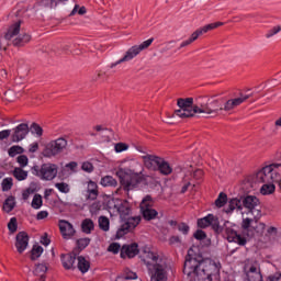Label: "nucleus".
<instances>
[{
	"label": "nucleus",
	"instance_id": "f257e3e1",
	"mask_svg": "<svg viewBox=\"0 0 281 281\" xmlns=\"http://www.w3.org/2000/svg\"><path fill=\"white\" fill-rule=\"evenodd\" d=\"M112 203H113V210H115L117 214H120L123 221L121 226L116 231V235H115V238L120 240V238H124L126 234L133 232V229H135V227H137V225L142 223V217L140 216L130 217L132 212L131 203H128V201L126 200L116 199V200H113Z\"/></svg>",
	"mask_w": 281,
	"mask_h": 281
},
{
	"label": "nucleus",
	"instance_id": "f03ea898",
	"mask_svg": "<svg viewBox=\"0 0 281 281\" xmlns=\"http://www.w3.org/2000/svg\"><path fill=\"white\" fill-rule=\"evenodd\" d=\"M140 258L147 268L150 281H168L170 268L166 260L160 258L157 252L145 250Z\"/></svg>",
	"mask_w": 281,
	"mask_h": 281
},
{
	"label": "nucleus",
	"instance_id": "7ed1b4c3",
	"mask_svg": "<svg viewBox=\"0 0 281 281\" xmlns=\"http://www.w3.org/2000/svg\"><path fill=\"white\" fill-rule=\"evenodd\" d=\"M200 281H221V261L204 259L198 274Z\"/></svg>",
	"mask_w": 281,
	"mask_h": 281
},
{
	"label": "nucleus",
	"instance_id": "20e7f679",
	"mask_svg": "<svg viewBox=\"0 0 281 281\" xmlns=\"http://www.w3.org/2000/svg\"><path fill=\"white\" fill-rule=\"evenodd\" d=\"M21 23H23L21 20L13 22L9 25L7 33L4 34L5 41H11L13 47H23L32 41L30 34H21Z\"/></svg>",
	"mask_w": 281,
	"mask_h": 281
},
{
	"label": "nucleus",
	"instance_id": "39448f33",
	"mask_svg": "<svg viewBox=\"0 0 281 281\" xmlns=\"http://www.w3.org/2000/svg\"><path fill=\"white\" fill-rule=\"evenodd\" d=\"M121 186L125 192H131V190H135L139 182L142 181V170L134 171L128 168L120 169L116 172Z\"/></svg>",
	"mask_w": 281,
	"mask_h": 281
},
{
	"label": "nucleus",
	"instance_id": "423d86ee",
	"mask_svg": "<svg viewBox=\"0 0 281 281\" xmlns=\"http://www.w3.org/2000/svg\"><path fill=\"white\" fill-rule=\"evenodd\" d=\"M203 256L201 254L194 252V249L190 248L188 255L186 256L183 273L184 276H195L199 278L201 271V265H203Z\"/></svg>",
	"mask_w": 281,
	"mask_h": 281
},
{
	"label": "nucleus",
	"instance_id": "0eeeda50",
	"mask_svg": "<svg viewBox=\"0 0 281 281\" xmlns=\"http://www.w3.org/2000/svg\"><path fill=\"white\" fill-rule=\"evenodd\" d=\"M259 218L246 217L241 222V229L248 238H262L265 236V229L267 224L258 222Z\"/></svg>",
	"mask_w": 281,
	"mask_h": 281
},
{
	"label": "nucleus",
	"instance_id": "6e6552de",
	"mask_svg": "<svg viewBox=\"0 0 281 281\" xmlns=\"http://www.w3.org/2000/svg\"><path fill=\"white\" fill-rule=\"evenodd\" d=\"M69 142L65 137H58L53 139L44 145V149L42 151L43 157L46 159H54L56 157H60L65 150H67Z\"/></svg>",
	"mask_w": 281,
	"mask_h": 281
},
{
	"label": "nucleus",
	"instance_id": "1a4fd4ad",
	"mask_svg": "<svg viewBox=\"0 0 281 281\" xmlns=\"http://www.w3.org/2000/svg\"><path fill=\"white\" fill-rule=\"evenodd\" d=\"M179 110L175 111V115L186 120V117H194L199 113V105L194 104L193 98L178 99Z\"/></svg>",
	"mask_w": 281,
	"mask_h": 281
},
{
	"label": "nucleus",
	"instance_id": "9d476101",
	"mask_svg": "<svg viewBox=\"0 0 281 281\" xmlns=\"http://www.w3.org/2000/svg\"><path fill=\"white\" fill-rule=\"evenodd\" d=\"M33 175L42 179V181H54L58 177V165L56 164H43L41 168L38 166L33 167Z\"/></svg>",
	"mask_w": 281,
	"mask_h": 281
},
{
	"label": "nucleus",
	"instance_id": "9b49d317",
	"mask_svg": "<svg viewBox=\"0 0 281 281\" xmlns=\"http://www.w3.org/2000/svg\"><path fill=\"white\" fill-rule=\"evenodd\" d=\"M241 206L248 210V214H251L254 218H260L262 211H260V200L255 195H247L241 202Z\"/></svg>",
	"mask_w": 281,
	"mask_h": 281
},
{
	"label": "nucleus",
	"instance_id": "f8f14e48",
	"mask_svg": "<svg viewBox=\"0 0 281 281\" xmlns=\"http://www.w3.org/2000/svg\"><path fill=\"white\" fill-rule=\"evenodd\" d=\"M140 212L145 221H153L157 218L159 213L157 210L153 209V200L150 199V195L145 196L140 202Z\"/></svg>",
	"mask_w": 281,
	"mask_h": 281
},
{
	"label": "nucleus",
	"instance_id": "ddd939ff",
	"mask_svg": "<svg viewBox=\"0 0 281 281\" xmlns=\"http://www.w3.org/2000/svg\"><path fill=\"white\" fill-rule=\"evenodd\" d=\"M198 227H200V229L212 227L214 232H218V229H221V223L218 222V217L214 216V214H207L198 220Z\"/></svg>",
	"mask_w": 281,
	"mask_h": 281
},
{
	"label": "nucleus",
	"instance_id": "4468645a",
	"mask_svg": "<svg viewBox=\"0 0 281 281\" xmlns=\"http://www.w3.org/2000/svg\"><path fill=\"white\" fill-rule=\"evenodd\" d=\"M256 181L258 183L273 182V165H267L256 172Z\"/></svg>",
	"mask_w": 281,
	"mask_h": 281
},
{
	"label": "nucleus",
	"instance_id": "2eb2a0df",
	"mask_svg": "<svg viewBox=\"0 0 281 281\" xmlns=\"http://www.w3.org/2000/svg\"><path fill=\"white\" fill-rule=\"evenodd\" d=\"M200 106L198 105V113H206L207 115H212V113H218V111H223V105H221V102L218 100H212L205 104L198 102Z\"/></svg>",
	"mask_w": 281,
	"mask_h": 281
},
{
	"label": "nucleus",
	"instance_id": "dca6fc26",
	"mask_svg": "<svg viewBox=\"0 0 281 281\" xmlns=\"http://www.w3.org/2000/svg\"><path fill=\"white\" fill-rule=\"evenodd\" d=\"M58 227L64 240H71L76 236V228H74V224L69 223V221L59 220Z\"/></svg>",
	"mask_w": 281,
	"mask_h": 281
},
{
	"label": "nucleus",
	"instance_id": "f3484780",
	"mask_svg": "<svg viewBox=\"0 0 281 281\" xmlns=\"http://www.w3.org/2000/svg\"><path fill=\"white\" fill-rule=\"evenodd\" d=\"M30 133V125L26 123L19 124L15 128H13V133L11 134V142L18 144V142H23L27 134Z\"/></svg>",
	"mask_w": 281,
	"mask_h": 281
},
{
	"label": "nucleus",
	"instance_id": "a211bd4d",
	"mask_svg": "<svg viewBox=\"0 0 281 281\" xmlns=\"http://www.w3.org/2000/svg\"><path fill=\"white\" fill-rule=\"evenodd\" d=\"M225 238L228 243H236V245H239L240 247H245L247 245V238L240 236V234L232 227H226Z\"/></svg>",
	"mask_w": 281,
	"mask_h": 281
},
{
	"label": "nucleus",
	"instance_id": "6ab92c4d",
	"mask_svg": "<svg viewBox=\"0 0 281 281\" xmlns=\"http://www.w3.org/2000/svg\"><path fill=\"white\" fill-rule=\"evenodd\" d=\"M139 54H142L139 48L137 47V45H134L127 49V52L121 59L112 63L110 67L111 69H113V67H117V65H122V63H128L133 60V58H136V56H139Z\"/></svg>",
	"mask_w": 281,
	"mask_h": 281
},
{
	"label": "nucleus",
	"instance_id": "aec40b11",
	"mask_svg": "<svg viewBox=\"0 0 281 281\" xmlns=\"http://www.w3.org/2000/svg\"><path fill=\"white\" fill-rule=\"evenodd\" d=\"M139 54H142L139 48L137 47V45H134L127 49V52L121 59L112 63L110 67L111 69H113V67H117V65H122V63H128L133 60V58H136V56H139Z\"/></svg>",
	"mask_w": 281,
	"mask_h": 281
},
{
	"label": "nucleus",
	"instance_id": "412c9836",
	"mask_svg": "<svg viewBox=\"0 0 281 281\" xmlns=\"http://www.w3.org/2000/svg\"><path fill=\"white\" fill-rule=\"evenodd\" d=\"M137 254H139V245H137V243L123 245L121 248V258L123 260H126V258H135Z\"/></svg>",
	"mask_w": 281,
	"mask_h": 281
},
{
	"label": "nucleus",
	"instance_id": "4be33fe9",
	"mask_svg": "<svg viewBox=\"0 0 281 281\" xmlns=\"http://www.w3.org/2000/svg\"><path fill=\"white\" fill-rule=\"evenodd\" d=\"M27 245H30V236L25 232H20L15 236V249L19 254H23L25 249H27Z\"/></svg>",
	"mask_w": 281,
	"mask_h": 281
},
{
	"label": "nucleus",
	"instance_id": "5701e85b",
	"mask_svg": "<svg viewBox=\"0 0 281 281\" xmlns=\"http://www.w3.org/2000/svg\"><path fill=\"white\" fill-rule=\"evenodd\" d=\"M221 25H223V22L206 24L203 27H200L195 32H193L189 38L192 43H194V41H196L199 36H202V34H207V32L216 30V27H221Z\"/></svg>",
	"mask_w": 281,
	"mask_h": 281
},
{
	"label": "nucleus",
	"instance_id": "b1692460",
	"mask_svg": "<svg viewBox=\"0 0 281 281\" xmlns=\"http://www.w3.org/2000/svg\"><path fill=\"white\" fill-rule=\"evenodd\" d=\"M246 100H249V94H240V97L227 100L224 105H222L223 111H226L229 113V111H234L236 106H240L243 102H246Z\"/></svg>",
	"mask_w": 281,
	"mask_h": 281
},
{
	"label": "nucleus",
	"instance_id": "393cba45",
	"mask_svg": "<svg viewBox=\"0 0 281 281\" xmlns=\"http://www.w3.org/2000/svg\"><path fill=\"white\" fill-rule=\"evenodd\" d=\"M161 159V157L155 155L143 156L145 167H147L148 170H154V172H157Z\"/></svg>",
	"mask_w": 281,
	"mask_h": 281
},
{
	"label": "nucleus",
	"instance_id": "a878e982",
	"mask_svg": "<svg viewBox=\"0 0 281 281\" xmlns=\"http://www.w3.org/2000/svg\"><path fill=\"white\" fill-rule=\"evenodd\" d=\"M76 254L61 255L63 267L68 271L71 269H76Z\"/></svg>",
	"mask_w": 281,
	"mask_h": 281
},
{
	"label": "nucleus",
	"instance_id": "bb28decb",
	"mask_svg": "<svg viewBox=\"0 0 281 281\" xmlns=\"http://www.w3.org/2000/svg\"><path fill=\"white\" fill-rule=\"evenodd\" d=\"M98 194H100L98 191V183L90 180L87 187V201H95V199H98Z\"/></svg>",
	"mask_w": 281,
	"mask_h": 281
},
{
	"label": "nucleus",
	"instance_id": "cd10ccee",
	"mask_svg": "<svg viewBox=\"0 0 281 281\" xmlns=\"http://www.w3.org/2000/svg\"><path fill=\"white\" fill-rule=\"evenodd\" d=\"M77 269L81 272V273H87L89 271V269H91V262L89 260H87V258L79 256L77 258Z\"/></svg>",
	"mask_w": 281,
	"mask_h": 281
},
{
	"label": "nucleus",
	"instance_id": "c85d7f7f",
	"mask_svg": "<svg viewBox=\"0 0 281 281\" xmlns=\"http://www.w3.org/2000/svg\"><path fill=\"white\" fill-rule=\"evenodd\" d=\"M156 172H160V175H164L165 177H168V175H172V167L168 161H166L164 158L160 160V164L158 165V169Z\"/></svg>",
	"mask_w": 281,
	"mask_h": 281
},
{
	"label": "nucleus",
	"instance_id": "c756f323",
	"mask_svg": "<svg viewBox=\"0 0 281 281\" xmlns=\"http://www.w3.org/2000/svg\"><path fill=\"white\" fill-rule=\"evenodd\" d=\"M234 210H243V201H240V199L238 198L229 200L228 207L226 209V214L234 212Z\"/></svg>",
	"mask_w": 281,
	"mask_h": 281
},
{
	"label": "nucleus",
	"instance_id": "7c9ffc66",
	"mask_svg": "<svg viewBox=\"0 0 281 281\" xmlns=\"http://www.w3.org/2000/svg\"><path fill=\"white\" fill-rule=\"evenodd\" d=\"M272 167V182L281 187V164H271Z\"/></svg>",
	"mask_w": 281,
	"mask_h": 281
},
{
	"label": "nucleus",
	"instance_id": "2f4dec72",
	"mask_svg": "<svg viewBox=\"0 0 281 281\" xmlns=\"http://www.w3.org/2000/svg\"><path fill=\"white\" fill-rule=\"evenodd\" d=\"M247 277L249 281H262V273L256 266L249 268Z\"/></svg>",
	"mask_w": 281,
	"mask_h": 281
},
{
	"label": "nucleus",
	"instance_id": "473e14b6",
	"mask_svg": "<svg viewBox=\"0 0 281 281\" xmlns=\"http://www.w3.org/2000/svg\"><path fill=\"white\" fill-rule=\"evenodd\" d=\"M95 229V224L93 223V220L91 218H85L81 222V232L83 234H91Z\"/></svg>",
	"mask_w": 281,
	"mask_h": 281
},
{
	"label": "nucleus",
	"instance_id": "72a5a7b5",
	"mask_svg": "<svg viewBox=\"0 0 281 281\" xmlns=\"http://www.w3.org/2000/svg\"><path fill=\"white\" fill-rule=\"evenodd\" d=\"M12 176L16 181H25L27 179L29 172L23 170V167H15L12 171Z\"/></svg>",
	"mask_w": 281,
	"mask_h": 281
},
{
	"label": "nucleus",
	"instance_id": "f704fd0d",
	"mask_svg": "<svg viewBox=\"0 0 281 281\" xmlns=\"http://www.w3.org/2000/svg\"><path fill=\"white\" fill-rule=\"evenodd\" d=\"M274 182H263V184L260 188V193L263 196H269V194H273L276 192V184Z\"/></svg>",
	"mask_w": 281,
	"mask_h": 281
},
{
	"label": "nucleus",
	"instance_id": "c9c22d12",
	"mask_svg": "<svg viewBox=\"0 0 281 281\" xmlns=\"http://www.w3.org/2000/svg\"><path fill=\"white\" fill-rule=\"evenodd\" d=\"M100 184L103 188H116L117 187V180L113 178L112 176H104L101 178Z\"/></svg>",
	"mask_w": 281,
	"mask_h": 281
},
{
	"label": "nucleus",
	"instance_id": "e433bc0d",
	"mask_svg": "<svg viewBox=\"0 0 281 281\" xmlns=\"http://www.w3.org/2000/svg\"><path fill=\"white\" fill-rule=\"evenodd\" d=\"M98 223L99 229H101V232H109V229H111V221L109 217L101 215L98 220Z\"/></svg>",
	"mask_w": 281,
	"mask_h": 281
},
{
	"label": "nucleus",
	"instance_id": "4c0bfd02",
	"mask_svg": "<svg viewBox=\"0 0 281 281\" xmlns=\"http://www.w3.org/2000/svg\"><path fill=\"white\" fill-rule=\"evenodd\" d=\"M16 206V200L14 199V196L10 195L3 203V210L10 214V212H12V210H14V207Z\"/></svg>",
	"mask_w": 281,
	"mask_h": 281
},
{
	"label": "nucleus",
	"instance_id": "58836bf2",
	"mask_svg": "<svg viewBox=\"0 0 281 281\" xmlns=\"http://www.w3.org/2000/svg\"><path fill=\"white\" fill-rule=\"evenodd\" d=\"M33 273L38 278H45V273H47V266L45 263L36 265L35 269L33 270Z\"/></svg>",
	"mask_w": 281,
	"mask_h": 281
},
{
	"label": "nucleus",
	"instance_id": "ea45409f",
	"mask_svg": "<svg viewBox=\"0 0 281 281\" xmlns=\"http://www.w3.org/2000/svg\"><path fill=\"white\" fill-rule=\"evenodd\" d=\"M227 205V193L221 192L215 200V206L216 207H225Z\"/></svg>",
	"mask_w": 281,
	"mask_h": 281
},
{
	"label": "nucleus",
	"instance_id": "a19ab883",
	"mask_svg": "<svg viewBox=\"0 0 281 281\" xmlns=\"http://www.w3.org/2000/svg\"><path fill=\"white\" fill-rule=\"evenodd\" d=\"M41 256H43V247L34 245L31 250V260H37V258H41Z\"/></svg>",
	"mask_w": 281,
	"mask_h": 281
},
{
	"label": "nucleus",
	"instance_id": "79ce46f5",
	"mask_svg": "<svg viewBox=\"0 0 281 281\" xmlns=\"http://www.w3.org/2000/svg\"><path fill=\"white\" fill-rule=\"evenodd\" d=\"M33 210H41L43 207V196L41 194H35L31 202Z\"/></svg>",
	"mask_w": 281,
	"mask_h": 281
},
{
	"label": "nucleus",
	"instance_id": "37998d69",
	"mask_svg": "<svg viewBox=\"0 0 281 281\" xmlns=\"http://www.w3.org/2000/svg\"><path fill=\"white\" fill-rule=\"evenodd\" d=\"M55 188L58 189V192H61V194H69L71 191V188L67 182H57L55 183Z\"/></svg>",
	"mask_w": 281,
	"mask_h": 281
},
{
	"label": "nucleus",
	"instance_id": "c03bdc74",
	"mask_svg": "<svg viewBox=\"0 0 281 281\" xmlns=\"http://www.w3.org/2000/svg\"><path fill=\"white\" fill-rule=\"evenodd\" d=\"M1 186L2 192H10V190H12V186H14V180L12 178H4Z\"/></svg>",
	"mask_w": 281,
	"mask_h": 281
},
{
	"label": "nucleus",
	"instance_id": "a18cd8bd",
	"mask_svg": "<svg viewBox=\"0 0 281 281\" xmlns=\"http://www.w3.org/2000/svg\"><path fill=\"white\" fill-rule=\"evenodd\" d=\"M91 244V238L85 237L77 240V247L82 251V249H87Z\"/></svg>",
	"mask_w": 281,
	"mask_h": 281
},
{
	"label": "nucleus",
	"instance_id": "49530a36",
	"mask_svg": "<svg viewBox=\"0 0 281 281\" xmlns=\"http://www.w3.org/2000/svg\"><path fill=\"white\" fill-rule=\"evenodd\" d=\"M32 135H36L37 137H43V127L37 123H33L30 127Z\"/></svg>",
	"mask_w": 281,
	"mask_h": 281
},
{
	"label": "nucleus",
	"instance_id": "de8ad7c7",
	"mask_svg": "<svg viewBox=\"0 0 281 281\" xmlns=\"http://www.w3.org/2000/svg\"><path fill=\"white\" fill-rule=\"evenodd\" d=\"M108 251H110V254H114V255L122 254V246L119 243H112L108 247Z\"/></svg>",
	"mask_w": 281,
	"mask_h": 281
},
{
	"label": "nucleus",
	"instance_id": "09e8293b",
	"mask_svg": "<svg viewBox=\"0 0 281 281\" xmlns=\"http://www.w3.org/2000/svg\"><path fill=\"white\" fill-rule=\"evenodd\" d=\"M155 42L154 37H150L149 40L144 41L140 45H137L138 52H144V49H148L153 43Z\"/></svg>",
	"mask_w": 281,
	"mask_h": 281
},
{
	"label": "nucleus",
	"instance_id": "8fccbe9b",
	"mask_svg": "<svg viewBox=\"0 0 281 281\" xmlns=\"http://www.w3.org/2000/svg\"><path fill=\"white\" fill-rule=\"evenodd\" d=\"M123 279L126 280H137V273L133 272L131 269L126 268L123 272Z\"/></svg>",
	"mask_w": 281,
	"mask_h": 281
},
{
	"label": "nucleus",
	"instance_id": "3c124183",
	"mask_svg": "<svg viewBox=\"0 0 281 281\" xmlns=\"http://www.w3.org/2000/svg\"><path fill=\"white\" fill-rule=\"evenodd\" d=\"M8 229L11 234H14L16 229H19V224L16 222V217H11L10 222L8 223Z\"/></svg>",
	"mask_w": 281,
	"mask_h": 281
},
{
	"label": "nucleus",
	"instance_id": "603ef678",
	"mask_svg": "<svg viewBox=\"0 0 281 281\" xmlns=\"http://www.w3.org/2000/svg\"><path fill=\"white\" fill-rule=\"evenodd\" d=\"M16 162L19 164L20 168H25V166L30 164V159L25 155H20L16 158Z\"/></svg>",
	"mask_w": 281,
	"mask_h": 281
},
{
	"label": "nucleus",
	"instance_id": "864d4df0",
	"mask_svg": "<svg viewBox=\"0 0 281 281\" xmlns=\"http://www.w3.org/2000/svg\"><path fill=\"white\" fill-rule=\"evenodd\" d=\"M279 32H281V26H273L266 33V38H271L272 36H276V34H279Z\"/></svg>",
	"mask_w": 281,
	"mask_h": 281
},
{
	"label": "nucleus",
	"instance_id": "5fc2aeb1",
	"mask_svg": "<svg viewBox=\"0 0 281 281\" xmlns=\"http://www.w3.org/2000/svg\"><path fill=\"white\" fill-rule=\"evenodd\" d=\"M100 210H102V204H100V202H93L89 207L90 214H98Z\"/></svg>",
	"mask_w": 281,
	"mask_h": 281
},
{
	"label": "nucleus",
	"instance_id": "6e6d98bb",
	"mask_svg": "<svg viewBox=\"0 0 281 281\" xmlns=\"http://www.w3.org/2000/svg\"><path fill=\"white\" fill-rule=\"evenodd\" d=\"M193 237L195 240H205L207 238V234H205V231L203 229H198L194 234Z\"/></svg>",
	"mask_w": 281,
	"mask_h": 281
},
{
	"label": "nucleus",
	"instance_id": "4d7b16f0",
	"mask_svg": "<svg viewBox=\"0 0 281 281\" xmlns=\"http://www.w3.org/2000/svg\"><path fill=\"white\" fill-rule=\"evenodd\" d=\"M114 150L115 153H124V150H128V145H126V143H116Z\"/></svg>",
	"mask_w": 281,
	"mask_h": 281
},
{
	"label": "nucleus",
	"instance_id": "13d9d810",
	"mask_svg": "<svg viewBox=\"0 0 281 281\" xmlns=\"http://www.w3.org/2000/svg\"><path fill=\"white\" fill-rule=\"evenodd\" d=\"M21 150H23V148L20 146H12L9 148V157H16V155H20Z\"/></svg>",
	"mask_w": 281,
	"mask_h": 281
},
{
	"label": "nucleus",
	"instance_id": "bf43d9fd",
	"mask_svg": "<svg viewBox=\"0 0 281 281\" xmlns=\"http://www.w3.org/2000/svg\"><path fill=\"white\" fill-rule=\"evenodd\" d=\"M34 192H36V190L33 189L32 187H30V188H27L26 190H24V191L22 192V198H23V200H24V201H27V199H30V195H31V194H34Z\"/></svg>",
	"mask_w": 281,
	"mask_h": 281
},
{
	"label": "nucleus",
	"instance_id": "052dcab7",
	"mask_svg": "<svg viewBox=\"0 0 281 281\" xmlns=\"http://www.w3.org/2000/svg\"><path fill=\"white\" fill-rule=\"evenodd\" d=\"M81 170H83V172H93V164L86 161L81 165Z\"/></svg>",
	"mask_w": 281,
	"mask_h": 281
},
{
	"label": "nucleus",
	"instance_id": "680f3d73",
	"mask_svg": "<svg viewBox=\"0 0 281 281\" xmlns=\"http://www.w3.org/2000/svg\"><path fill=\"white\" fill-rule=\"evenodd\" d=\"M178 229L181 232V234H184V236L190 233V226L186 223L179 224Z\"/></svg>",
	"mask_w": 281,
	"mask_h": 281
},
{
	"label": "nucleus",
	"instance_id": "e2e57ef3",
	"mask_svg": "<svg viewBox=\"0 0 281 281\" xmlns=\"http://www.w3.org/2000/svg\"><path fill=\"white\" fill-rule=\"evenodd\" d=\"M12 135V130H3L0 132V142H3V139H8Z\"/></svg>",
	"mask_w": 281,
	"mask_h": 281
},
{
	"label": "nucleus",
	"instance_id": "0e129e2a",
	"mask_svg": "<svg viewBox=\"0 0 281 281\" xmlns=\"http://www.w3.org/2000/svg\"><path fill=\"white\" fill-rule=\"evenodd\" d=\"M266 236H278V227L276 226L268 227Z\"/></svg>",
	"mask_w": 281,
	"mask_h": 281
},
{
	"label": "nucleus",
	"instance_id": "69168bd1",
	"mask_svg": "<svg viewBox=\"0 0 281 281\" xmlns=\"http://www.w3.org/2000/svg\"><path fill=\"white\" fill-rule=\"evenodd\" d=\"M49 216V213L47 211H40L36 215L37 221H43L44 218H47Z\"/></svg>",
	"mask_w": 281,
	"mask_h": 281
},
{
	"label": "nucleus",
	"instance_id": "338daca9",
	"mask_svg": "<svg viewBox=\"0 0 281 281\" xmlns=\"http://www.w3.org/2000/svg\"><path fill=\"white\" fill-rule=\"evenodd\" d=\"M193 179H196V181H201V179H203V171L201 169H196L193 172Z\"/></svg>",
	"mask_w": 281,
	"mask_h": 281
},
{
	"label": "nucleus",
	"instance_id": "774afa93",
	"mask_svg": "<svg viewBox=\"0 0 281 281\" xmlns=\"http://www.w3.org/2000/svg\"><path fill=\"white\" fill-rule=\"evenodd\" d=\"M38 150V144L35 142L29 146V153H36Z\"/></svg>",
	"mask_w": 281,
	"mask_h": 281
}]
</instances>
